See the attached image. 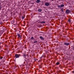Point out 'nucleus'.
Listing matches in <instances>:
<instances>
[{"instance_id": "nucleus-11", "label": "nucleus", "mask_w": 74, "mask_h": 74, "mask_svg": "<svg viewBox=\"0 0 74 74\" xmlns=\"http://www.w3.org/2000/svg\"><path fill=\"white\" fill-rule=\"evenodd\" d=\"M17 35H18V37H20V38H21V36H20V34H18H18H17Z\"/></svg>"}, {"instance_id": "nucleus-13", "label": "nucleus", "mask_w": 74, "mask_h": 74, "mask_svg": "<svg viewBox=\"0 0 74 74\" xmlns=\"http://www.w3.org/2000/svg\"><path fill=\"white\" fill-rule=\"evenodd\" d=\"M56 64H57V65H59L60 64V63L59 62H57L56 63Z\"/></svg>"}, {"instance_id": "nucleus-12", "label": "nucleus", "mask_w": 74, "mask_h": 74, "mask_svg": "<svg viewBox=\"0 0 74 74\" xmlns=\"http://www.w3.org/2000/svg\"><path fill=\"white\" fill-rule=\"evenodd\" d=\"M33 42L34 44H35V43H37V41H35Z\"/></svg>"}, {"instance_id": "nucleus-14", "label": "nucleus", "mask_w": 74, "mask_h": 74, "mask_svg": "<svg viewBox=\"0 0 74 74\" xmlns=\"http://www.w3.org/2000/svg\"><path fill=\"white\" fill-rule=\"evenodd\" d=\"M71 20H70V19H69L68 21L69 22H71Z\"/></svg>"}, {"instance_id": "nucleus-15", "label": "nucleus", "mask_w": 74, "mask_h": 74, "mask_svg": "<svg viewBox=\"0 0 74 74\" xmlns=\"http://www.w3.org/2000/svg\"><path fill=\"white\" fill-rule=\"evenodd\" d=\"M40 23H45V21L40 22Z\"/></svg>"}, {"instance_id": "nucleus-20", "label": "nucleus", "mask_w": 74, "mask_h": 74, "mask_svg": "<svg viewBox=\"0 0 74 74\" xmlns=\"http://www.w3.org/2000/svg\"><path fill=\"white\" fill-rule=\"evenodd\" d=\"M35 60H36V59H35Z\"/></svg>"}, {"instance_id": "nucleus-22", "label": "nucleus", "mask_w": 74, "mask_h": 74, "mask_svg": "<svg viewBox=\"0 0 74 74\" xmlns=\"http://www.w3.org/2000/svg\"><path fill=\"white\" fill-rule=\"evenodd\" d=\"M7 74H8V73H7Z\"/></svg>"}, {"instance_id": "nucleus-7", "label": "nucleus", "mask_w": 74, "mask_h": 74, "mask_svg": "<svg viewBox=\"0 0 74 74\" xmlns=\"http://www.w3.org/2000/svg\"><path fill=\"white\" fill-rule=\"evenodd\" d=\"M36 2L37 3H40L41 2V1L40 0H37L36 1Z\"/></svg>"}, {"instance_id": "nucleus-4", "label": "nucleus", "mask_w": 74, "mask_h": 74, "mask_svg": "<svg viewBox=\"0 0 74 74\" xmlns=\"http://www.w3.org/2000/svg\"><path fill=\"white\" fill-rule=\"evenodd\" d=\"M45 5L46 6H49V3H48V2H46L45 3Z\"/></svg>"}, {"instance_id": "nucleus-1", "label": "nucleus", "mask_w": 74, "mask_h": 74, "mask_svg": "<svg viewBox=\"0 0 74 74\" xmlns=\"http://www.w3.org/2000/svg\"><path fill=\"white\" fill-rule=\"evenodd\" d=\"M64 6V4H62L61 5H58V8L59 9V8H62V7H63Z\"/></svg>"}, {"instance_id": "nucleus-16", "label": "nucleus", "mask_w": 74, "mask_h": 74, "mask_svg": "<svg viewBox=\"0 0 74 74\" xmlns=\"http://www.w3.org/2000/svg\"><path fill=\"white\" fill-rule=\"evenodd\" d=\"M34 39V38H33V37H32L31 38V40H33Z\"/></svg>"}, {"instance_id": "nucleus-6", "label": "nucleus", "mask_w": 74, "mask_h": 74, "mask_svg": "<svg viewBox=\"0 0 74 74\" xmlns=\"http://www.w3.org/2000/svg\"><path fill=\"white\" fill-rule=\"evenodd\" d=\"M40 38L41 40H44L45 39L44 38L41 36H40Z\"/></svg>"}, {"instance_id": "nucleus-9", "label": "nucleus", "mask_w": 74, "mask_h": 74, "mask_svg": "<svg viewBox=\"0 0 74 74\" xmlns=\"http://www.w3.org/2000/svg\"><path fill=\"white\" fill-rule=\"evenodd\" d=\"M23 56H24V58H26V57L27 56L25 54H23Z\"/></svg>"}, {"instance_id": "nucleus-3", "label": "nucleus", "mask_w": 74, "mask_h": 74, "mask_svg": "<svg viewBox=\"0 0 74 74\" xmlns=\"http://www.w3.org/2000/svg\"><path fill=\"white\" fill-rule=\"evenodd\" d=\"M65 12L66 14H69L70 12V10H69V9H67L66 10Z\"/></svg>"}, {"instance_id": "nucleus-8", "label": "nucleus", "mask_w": 74, "mask_h": 74, "mask_svg": "<svg viewBox=\"0 0 74 74\" xmlns=\"http://www.w3.org/2000/svg\"><path fill=\"white\" fill-rule=\"evenodd\" d=\"M64 9L63 8H62L61 9V11L62 12H64Z\"/></svg>"}, {"instance_id": "nucleus-17", "label": "nucleus", "mask_w": 74, "mask_h": 74, "mask_svg": "<svg viewBox=\"0 0 74 74\" xmlns=\"http://www.w3.org/2000/svg\"><path fill=\"white\" fill-rule=\"evenodd\" d=\"M25 18V17L24 16H23L22 17V19H23Z\"/></svg>"}, {"instance_id": "nucleus-2", "label": "nucleus", "mask_w": 74, "mask_h": 74, "mask_svg": "<svg viewBox=\"0 0 74 74\" xmlns=\"http://www.w3.org/2000/svg\"><path fill=\"white\" fill-rule=\"evenodd\" d=\"M15 56L16 58H19L20 56H21V55L18 54H16L15 55Z\"/></svg>"}, {"instance_id": "nucleus-10", "label": "nucleus", "mask_w": 74, "mask_h": 74, "mask_svg": "<svg viewBox=\"0 0 74 74\" xmlns=\"http://www.w3.org/2000/svg\"><path fill=\"white\" fill-rule=\"evenodd\" d=\"M41 11H42V9H40L38 10V12H41Z\"/></svg>"}, {"instance_id": "nucleus-5", "label": "nucleus", "mask_w": 74, "mask_h": 74, "mask_svg": "<svg viewBox=\"0 0 74 74\" xmlns=\"http://www.w3.org/2000/svg\"><path fill=\"white\" fill-rule=\"evenodd\" d=\"M64 45H70V43L65 42L64 43Z\"/></svg>"}, {"instance_id": "nucleus-18", "label": "nucleus", "mask_w": 74, "mask_h": 74, "mask_svg": "<svg viewBox=\"0 0 74 74\" xmlns=\"http://www.w3.org/2000/svg\"><path fill=\"white\" fill-rule=\"evenodd\" d=\"M2 8V7H1V6H0V10H1V9Z\"/></svg>"}, {"instance_id": "nucleus-19", "label": "nucleus", "mask_w": 74, "mask_h": 74, "mask_svg": "<svg viewBox=\"0 0 74 74\" xmlns=\"http://www.w3.org/2000/svg\"><path fill=\"white\" fill-rule=\"evenodd\" d=\"M1 59H2V58H3V57H0Z\"/></svg>"}, {"instance_id": "nucleus-21", "label": "nucleus", "mask_w": 74, "mask_h": 74, "mask_svg": "<svg viewBox=\"0 0 74 74\" xmlns=\"http://www.w3.org/2000/svg\"><path fill=\"white\" fill-rule=\"evenodd\" d=\"M0 59H1V58H0Z\"/></svg>"}]
</instances>
